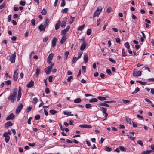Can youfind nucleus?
<instances>
[{"mask_svg":"<svg viewBox=\"0 0 154 154\" xmlns=\"http://www.w3.org/2000/svg\"><path fill=\"white\" fill-rule=\"evenodd\" d=\"M18 90L17 88H14L13 90V93L8 97V99L11 102L13 103L16 100Z\"/></svg>","mask_w":154,"mask_h":154,"instance_id":"nucleus-1","label":"nucleus"},{"mask_svg":"<svg viewBox=\"0 0 154 154\" xmlns=\"http://www.w3.org/2000/svg\"><path fill=\"white\" fill-rule=\"evenodd\" d=\"M102 8L101 6H99L97 7V10L94 12L93 15V17L94 18L96 17H98L99 16V14L100 13L102 10Z\"/></svg>","mask_w":154,"mask_h":154,"instance_id":"nucleus-2","label":"nucleus"},{"mask_svg":"<svg viewBox=\"0 0 154 154\" xmlns=\"http://www.w3.org/2000/svg\"><path fill=\"white\" fill-rule=\"evenodd\" d=\"M133 74L134 76L138 77L141 75V72L140 71H137L136 69H134L133 70Z\"/></svg>","mask_w":154,"mask_h":154,"instance_id":"nucleus-3","label":"nucleus"},{"mask_svg":"<svg viewBox=\"0 0 154 154\" xmlns=\"http://www.w3.org/2000/svg\"><path fill=\"white\" fill-rule=\"evenodd\" d=\"M18 69H17L14 72V73L13 79L14 80L16 81L18 79Z\"/></svg>","mask_w":154,"mask_h":154,"instance_id":"nucleus-4","label":"nucleus"},{"mask_svg":"<svg viewBox=\"0 0 154 154\" xmlns=\"http://www.w3.org/2000/svg\"><path fill=\"white\" fill-rule=\"evenodd\" d=\"M23 107V105L22 103H21L17 107L15 111L16 113L17 114H18L20 111Z\"/></svg>","mask_w":154,"mask_h":154,"instance_id":"nucleus-5","label":"nucleus"},{"mask_svg":"<svg viewBox=\"0 0 154 154\" xmlns=\"http://www.w3.org/2000/svg\"><path fill=\"white\" fill-rule=\"evenodd\" d=\"M70 28V26H68L65 29H64L63 30L61 31V35H65L67 32H68Z\"/></svg>","mask_w":154,"mask_h":154,"instance_id":"nucleus-6","label":"nucleus"},{"mask_svg":"<svg viewBox=\"0 0 154 154\" xmlns=\"http://www.w3.org/2000/svg\"><path fill=\"white\" fill-rule=\"evenodd\" d=\"M16 57L15 53L14 52L13 54L11 55L10 58V60L11 63H14L15 61Z\"/></svg>","mask_w":154,"mask_h":154,"instance_id":"nucleus-7","label":"nucleus"},{"mask_svg":"<svg viewBox=\"0 0 154 154\" xmlns=\"http://www.w3.org/2000/svg\"><path fill=\"white\" fill-rule=\"evenodd\" d=\"M52 69V67L51 66H48L45 69V71L46 74H49Z\"/></svg>","mask_w":154,"mask_h":154,"instance_id":"nucleus-8","label":"nucleus"},{"mask_svg":"<svg viewBox=\"0 0 154 154\" xmlns=\"http://www.w3.org/2000/svg\"><path fill=\"white\" fill-rule=\"evenodd\" d=\"M67 19L66 17H65L64 18L63 20L62 21L61 23V27H62L64 28L65 27Z\"/></svg>","mask_w":154,"mask_h":154,"instance_id":"nucleus-9","label":"nucleus"},{"mask_svg":"<svg viewBox=\"0 0 154 154\" xmlns=\"http://www.w3.org/2000/svg\"><path fill=\"white\" fill-rule=\"evenodd\" d=\"M15 117L13 113L10 114L6 118V120L8 121L13 119Z\"/></svg>","mask_w":154,"mask_h":154,"instance_id":"nucleus-10","label":"nucleus"},{"mask_svg":"<svg viewBox=\"0 0 154 154\" xmlns=\"http://www.w3.org/2000/svg\"><path fill=\"white\" fill-rule=\"evenodd\" d=\"M79 127L81 128H91L92 127L91 125L87 124L81 125H79Z\"/></svg>","mask_w":154,"mask_h":154,"instance_id":"nucleus-11","label":"nucleus"},{"mask_svg":"<svg viewBox=\"0 0 154 154\" xmlns=\"http://www.w3.org/2000/svg\"><path fill=\"white\" fill-rule=\"evenodd\" d=\"M34 84L33 81L32 80L27 85L26 87L29 88H31L34 86Z\"/></svg>","mask_w":154,"mask_h":154,"instance_id":"nucleus-12","label":"nucleus"},{"mask_svg":"<svg viewBox=\"0 0 154 154\" xmlns=\"http://www.w3.org/2000/svg\"><path fill=\"white\" fill-rule=\"evenodd\" d=\"M61 23V21L60 20H58L56 24L55 29L56 30H57L60 28Z\"/></svg>","mask_w":154,"mask_h":154,"instance_id":"nucleus-13","label":"nucleus"},{"mask_svg":"<svg viewBox=\"0 0 154 154\" xmlns=\"http://www.w3.org/2000/svg\"><path fill=\"white\" fill-rule=\"evenodd\" d=\"M57 41V39L56 38H54L52 40V46L54 48V47L56 45V42Z\"/></svg>","mask_w":154,"mask_h":154,"instance_id":"nucleus-14","label":"nucleus"},{"mask_svg":"<svg viewBox=\"0 0 154 154\" xmlns=\"http://www.w3.org/2000/svg\"><path fill=\"white\" fill-rule=\"evenodd\" d=\"M53 56L54 54L53 53H51L50 54L47 58V61H49V62H50V61H51L53 58Z\"/></svg>","mask_w":154,"mask_h":154,"instance_id":"nucleus-15","label":"nucleus"},{"mask_svg":"<svg viewBox=\"0 0 154 154\" xmlns=\"http://www.w3.org/2000/svg\"><path fill=\"white\" fill-rule=\"evenodd\" d=\"M49 20L48 18H47L45 20L44 25L45 27H47L48 25V23L49 22Z\"/></svg>","mask_w":154,"mask_h":154,"instance_id":"nucleus-16","label":"nucleus"},{"mask_svg":"<svg viewBox=\"0 0 154 154\" xmlns=\"http://www.w3.org/2000/svg\"><path fill=\"white\" fill-rule=\"evenodd\" d=\"M106 102H105V101L103 103H99V105L101 106H105L106 107H109V105L106 103Z\"/></svg>","mask_w":154,"mask_h":154,"instance_id":"nucleus-17","label":"nucleus"},{"mask_svg":"<svg viewBox=\"0 0 154 154\" xmlns=\"http://www.w3.org/2000/svg\"><path fill=\"white\" fill-rule=\"evenodd\" d=\"M45 28L46 27L42 24H40L38 27V29L41 31H44Z\"/></svg>","mask_w":154,"mask_h":154,"instance_id":"nucleus-18","label":"nucleus"},{"mask_svg":"<svg viewBox=\"0 0 154 154\" xmlns=\"http://www.w3.org/2000/svg\"><path fill=\"white\" fill-rule=\"evenodd\" d=\"M63 114L64 115H66L68 116H73V115L72 114H71V112H69L67 111H63Z\"/></svg>","mask_w":154,"mask_h":154,"instance_id":"nucleus-19","label":"nucleus"},{"mask_svg":"<svg viewBox=\"0 0 154 154\" xmlns=\"http://www.w3.org/2000/svg\"><path fill=\"white\" fill-rule=\"evenodd\" d=\"M99 107L101 109L100 110L102 111L103 114L106 112L107 109L106 108H105L102 106H99Z\"/></svg>","mask_w":154,"mask_h":154,"instance_id":"nucleus-20","label":"nucleus"},{"mask_svg":"<svg viewBox=\"0 0 154 154\" xmlns=\"http://www.w3.org/2000/svg\"><path fill=\"white\" fill-rule=\"evenodd\" d=\"M12 125V123L10 121H8L5 124V127H8L11 126Z\"/></svg>","mask_w":154,"mask_h":154,"instance_id":"nucleus-21","label":"nucleus"},{"mask_svg":"<svg viewBox=\"0 0 154 154\" xmlns=\"http://www.w3.org/2000/svg\"><path fill=\"white\" fill-rule=\"evenodd\" d=\"M86 44L85 42L84 43H83V44H82L81 45L80 49L81 51L83 50L86 48Z\"/></svg>","mask_w":154,"mask_h":154,"instance_id":"nucleus-22","label":"nucleus"},{"mask_svg":"<svg viewBox=\"0 0 154 154\" xmlns=\"http://www.w3.org/2000/svg\"><path fill=\"white\" fill-rule=\"evenodd\" d=\"M66 39V36H63L60 41V43L61 44H63L64 43Z\"/></svg>","mask_w":154,"mask_h":154,"instance_id":"nucleus-23","label":"nucleus"},{"mask_svg":"<svg viewBox=\"0 0 154 154\" xmlns=\"http://www.w3.org/2000/svg\"><path fill=\"white\" fill-rule=\"evenodd\" d=\"M152 152V150H146L143 152L141 154H150Z\"/></svg>","mask_w":154,"mask_h":154,"instance_id":"nucleus-24","label":"nucleus"},{"mask_svg":"<svg viewBox=\"0 0 154 154\" xmlns=\"http://www.w3.org/2000/svg\"><path fill=\"white\" fill-rule=\"evenodd\" d=\"M85 26V24H84L81 26L79 27L77 29V30L78 31H82Z\"/></svg>","mask_w":154,"mask_h":154,"instance_id":"nucleus-25","label":"nucleus"},{"mask_svg":"<svg viewBox=\"0 0 154 154\" xmlns=\"http://www.w3.org/2000/svg\"><path fill=\"white\" fill-rule=\"evenodd\" d=\"M84 59L85 63H86L88 61V56L87 54H85L84 56Z\"/></svg>","mask_w":154,"mask_h":154,"instance_id":"nucleus-26","label":"nucleus"},{"mask_svg":"<svg viewBox=\"0 0 154 154\" xmlns=\"http://www.w3.org/2000/svg\"><path fill=\"white\" fill-rule=\"evenodd\" d=\"M98 101V100L96 98H93L91 99H90L89 100V102L90 103H92L93 102H97Z\"/></svg>","mask_w":154,"mask_h":154,"instance_id":"nucleus-27","label":"nucleus"},{"mask_svg":"<svg viewBox=\"0 0 154 154\" xmlns=\"http://www.w3.org/2000/svg\"><path fill=\"white\" fill-rule=\"evenodd\" d=\"M97 98L101 101L105 100H106V97L101 96H98L97 97Z\"/></svg>","mask_w":154,"mask_h":154,"instance_id":"nucleus-28","label":"nucleus"},{"mask_svg":"<svg viewBox=\"0 0 154 154\" xmlns=\"http://www.w3.org/2000/svg\"><path fill=\"white\" fill-rule=\"evenodd\" d=\"M82 101L81 99L80 98H77L74 100V102L76 103H79Z\"/></svg>","mask_w":154,"mask_h":154,"instance_id":"nucleus-29","label":"nucleus"},{"mask_svg":"<svg viewBox=\"0 0 154 154\" xmlns=\"http://www.w3.org/2000/svg\"><path fill=\"white\" fill-rule=\"evenodd\" d=\"M125 119L127 123H129L130 124H131V119L126 116Z\"/></svg>","mask_w":154,"mask_h":154,"instance_id":"nucleus-30","label":"nucleus"},{"mask_svg":"<svg viewBox=\"0 0 154 154\" xmlns=\"http://www.w3.org/2000/svg\"><path fill=\"white\" fill-rule=\"evenodd\" d=\"M69 54V51H66L65 52V53H64V56H65L64 59L65 60H66L67 59V57H68V55Z\"/></svg>","mask_w":154,"mask_h":154,"instance_id":"nucleus-31","label":"nucleus"},{"mask_svg":"<svg viewBox=\"0 0 154 154\" xmlns=\"http://www.w3.org/2000/svg\"><path fill=\"white\" fill-rule=\"evenodd\" d=\"M122 55L123 57H125L127 56V54L126 52L125 51V50L124 49H123L122 50Z\"/></svg>","mask_w":154,"mask_h":154,"instance_id":"nucleus-32","label":"nucleus"},{"mask_svg":"<svg viewBox=\"0 0 154 154\" xmlns=\"http://www.w3.org/2000/svg\"><path fill=\"white\" fill-rule=\"evenodd\" d=\"M49 112L52 115H54L57 113V111L55 110L51 109L49 111Z\"/></svg>","mask_w":154,"mask_h":154,"instance_id":"nucleus-33","label":"nucleus"},{"mask_svg":"<svg viewBox=\"0 0 154 154\" xmlns=\"http://www.w3.org/2000/svg\"><path fill=\"white\" fill-rule=\"evenodd\" d=\"M40 71V70L38 68H37L36 69L35 72V74L37 76H38V75L39 74Z\"/></svg>","mask_w":154,"mask_h":154,"instance_id":"nucleus-34","label":"nucleus"},{"mask_svg":"<svg viewBox=\"0 0 154 154\" xmlns=\"http://www.w3.org/2000/svg\"><path fill=\"white\" fill-rule=\"evenodd\" d=\"M87 1H86V0H84V4H83L82 5V7H83V10L84 9L85 6L87 4Z\"/></svg>","mask_w":154,"mask_h":154,"instance_id":"nucleus-35","label":"nucleus"},{"mask_svg":"<svg viewBox=\"0 0 154 154\" xmlns=\"http://www.w3.org/2000/svg\"><path fill=\"white\" fill-rule=\"evenodd\" d=\"M41 13L42 15H45L47 13V11L45 8H43L41 12Z\"/></svg>","mask_w":154,"mask_h":154,"instance_id":"nucleus-36","label":"nucleus"},{"mask_svg":"<svg viewBox=\"0 0 154 154\" xmlns=\"http://www.w3.org/2000/svg\"><path fill=\"white\" fill-rule=\"evenodd\" d=\"M78 59L77 58V57H73V59L72 60V64L74 63H75V62L76 61H77Z\"/></svg>","mask_w":154,"mask_h":154,"instance_id":"nucleus-37","label":"nucleus"},{"mask_svg":"<svg viewBox=\"0 0 154 154\" xmlns=\"http://www.w3.org/2000/svg\"><path fill=\"white\" fill-rule=\"evenodd\" d=\"M125 46L128 49H130V45L129 43L128 42H127L126 43H125L124 44Z\"/></svg>","mask_w":154,"mask_h":154,"instance_id":"nucleus-38","label":"nucleus"},{"mask_svg":"<svg viewBox=\"0 0 154 154\" xmlns=\"http://www.w3.org/2000/svg\"><path fill=\"white\" fill-rule=\"evenodd\" d=\"M85 107L87 109H89L92 107V105L90 103L86 104H85Z\"/></svg>","mask_w":154,"mask_h":154,"instance_id":"nucleus-39","label":"nucleus"},{"mask_svg":"<svg viewBox=\"0 0 154 154\" xmlns=\"http://www.w3.org/2000/svg\"><path fill=\"white\" fill-rule=\"evenodd\" d=\"M68 9L67 8H65L64 9H63L61 11V12L62 13H67L68 11Z\"/></svg>","mask_w":154,"mask_h":154,"instance_id":"nucleus-40","label":"nucleus"},{"mask_svg":"<svg viewBox=\"0 0 154 154\" xmlns=\"http://www.w3.org/2000/svg\"><path fill=\"white\" fill-rule=\"evenodd\" d=\"M6 6V2H4L3 3L0 5V9L4 8Z\"/></svg>","mask_w":154,"mask_h":154,"instance_id":"nucleus-41","label":"nucleus"},{"mask_svg":"<svg viewBox=\"0 0 154 154\" xmlns=\"http://www.w3.org/2000/svg\"><path fill=\"white\" fill-rule=\"evenodd\" d=\"M66 4L65 0H62V2L60 4V6L62 7H64Z\"/></svg>","mask_w":154,"mask_h":154,"instance_id":"nucleus-42","label":"nucleus"},{"mask_svg":"<svg viewBox=\"0 0 154 154\" xmlns=\"http://www.w3.org/2000/svg\"><path fill=\"white\" fill-rule=\"evenodd\" d=\"M105 150L107 151L110 152L112 150V149L111 148L106 146L105 148Z\"/></svg>","mask_w":154,"mask_h":154,"instance_id":"nucleus-43","label":"nucleus"},{"mask_svg":"<svg viewBox=\"0 0 154 154\" xmlns=\"http://www.w3.org/2000/svg\"><path fill=\"white\" fill-rule=\"evenodd\" d=\"M91 32V30L90 29H88L87 31V34L88 35H90Z\"/></svg>","mask_w":154,"mask_h":154,"instance_id":"nucleus-44","label":"nucleus"},{"mask_svg":"<svg viewBox=\"0 0 154 154\" xmlns=\"http://www.w3.org/2000/svg\"><path fill=\"white\" fill-rule=\"evenodd\" d=\"M70 19L71 20L69 22V23L70 24H72L74 20L75 19L74 17H72V16H71L70 17Z\"/></svg>","mask_w":154,"mask_h":154,"instance_id":"nucleus-45","label":"nucleus"},{"mask_svg":"<svg viewBox=\"0 0 154 154\" xmlns=\"http://www.w3.org/2000/svg\"><path fill=\"white\" fill-rule=\"evenodd\" d=\"M136 82L137 83H140L142 85H145L146 84V82H141L140 81H137Z\"/></svg>","mask_w":154,"mask_h":154,"instance_id":"nucleus-46","label":"nucleus"},{"mask_svg":"<svg viewBox=\"0 0 154 154\" xmlns=\"http://www.w3.org/2000/svg\"><path fill=\"white\" fill-rule=\"evenodd\" d=\"M20 3L21 5L24 6L25 5L26 2L25 1H21L20 2Z\"/></svg>","mask_w":154,"mask_h":154,"instance_id":"nucleus-47","label":"nucleus"},{"mask_svg":"<svg viewBox=\"0 0 154 154\" xmlns=\"http://www.w3.org/2000/svg\"><path fill=\"white\" fill-rule=\"evenodd\" d=\"M127 136L128 138L133 140H134L135 138L134 137L131 136H130L129 135H127Z\"/></svg>","mask_w":154,"mask_h":154,"instance_id":"nucleus-48","label":"nucleus"},{"mask_svg":"<svg viewBox=\"0 0 154 154\" xmlns=\"http://www.w3.org/2000/svg\"><path fill=\"white\" fill-rule=\"evenodd\" d=\"M40 116L39 115H37L35 117V119L36 120H38L40 119Z\"/></svg>","mask_w":154,"mask_h":154,"instance_id":"nucleus-49","label":"nucleus"},{"mask_svg":"<svg viewBox=\"0 0 154 154\" xmlns=\"http://www.w3.org/2000/svg\"><path fill=\"white\" fill-rule=\"evenodd\" d=\"M5 83L7 85H11V80H8L5 82Z\"/></svg>","mask_w":154,"mask_h":154,"instance_id":"nucleus-50","label":"nucleus"},{"mask_svg":"<svg viewBox=\"0 0 154 154\" xmlns=\"http://www.w3.org/2000/svg\"><path fill=\"white\" fill-rule=\"evenodd\" d=\"M119 148L121 150H122L123 151H126L125 148L123 146H120L119 147Z\"/></svg>","mask_w":154,"mask_h":154,"instance_id":"nucleus-51","label":"nucleus"},{"mask_svg":"<svg viewBox=\"0 0 154 154\" xmlns=\"http://www.w3.org/2000/svg\"><path fill=\"white\" fill-rule=\"evenodd\" d=\"M37 101H38L37 98L36 97H35L33 99V100L32 102L33 103H36L37 102Z\"/></svg>","mask_w":154,"mask_h":154,"instance_id":"nucleus-52","label":"nucleus"},{"mask_svg":"<svg viewBox=\"0 0 154 154\" xmlns=\"http://www.w3.org/2000/svg\"><path fill=\"white\" fill-rule=\"evenodd\" d=\"M101 21V19L100 18H99L97 20V26H99L100 24V22Z\"/></svg>","mask_w":154,"mask_h":154,"instance_id":"nucleus-53","label":"nucleus"},{"mask_svg":"<svg viewBox=\"0 0 154 154\" xmlns=\"http://www.w3.org/2000/svg\"><path fill=\"white\" fill-rule=\"evenodd\" d=\"M112 10V8L110 7H109L107 10L106 12L108 13H110Z\"/></svg>","mask_w":154,"mask_h":154,"instance_id":"nucleus-54","label":"nucleus"},{"mask_svg":"<svg viewBox=\"0 0 154 154\" xmlns=\"http://www.w3.org/2000/svg\"><path fill=\"white\" fill-rule=\"evenodd\" d=\"M5 137V141L6 143H8L9 142V140L10 139V136L6 137Z\"/></svg>","mask_w":154,"mask_h":154,"instance_id":"nucleus-55","label":"nucleus"},{"mask_svg":"<svg viewBox=\"0 0 154 154\" xmlns=\"http://www.w3.org/2000/svg\"><path fill=\"white\" fill-rule=\"evenodd\" d=\"M47 62L50 65L49 66H51V67L53 68V66L54 65V63L52 62H51V61H50V62H49V61H48Z\"/></svg>","mask_w":154,"mask_h":154,"instance_id":"nucleus-56","label":"nucleus"},{"mask_svg":"<svg viewBox=\"0 0 154 154\" xmlns=\"http://www.w3.org/2000/svg\"><path fill=\"white\" fill-rule=\"evenodd\" d=\"M82 71L83 73H85L86 72V67L85 66H82Z\"/></svg>","mask_w":154,"mask_h":154,"instance_id":"nucleus-57","label":"nucleus"},{"mask_svg":"<svg viewBox=\"0 0 154 154\" xmlns=\"http://www.w3.org/2000/svg\"><path fill=\"white\" fill-rule=\"evenodd\" d=\"M11 15H10L8 16V21L9 22H10L11 21Z\"/></svg>","mask_w":154,"mask_h":154,"instance_id":"nucleus-58","label":"nucleus"},{"mask_svg":"<svg viewBox=\"0 0 154 154\" xmlns=\"http://www.w3.org/2000/svg\"><path fill=\"white\" fill-rule=\"evenodd\" d=\"M3 136L5 137H6L9 136L8 135V132H6L4 133V134H3Z\"/></svg>","mask_w":154,"mask_h":154,"instance_id":"nucleus-59","label":"nucleus"},{"mask_svg":"<svg viewBox=\"0 0 154 154\" xmlns=\"http://www.w3.org/2000/svg\"><path fill=\"white\" fill-rule=\"evenodd\" d=\"M145 100H146V102H147L149 104H152V102L149 100L147 98H145Z\"/></svg>","mask_w":154,"mask_h":154,"instance_id":"nucleus-60","label":"nucleus"},{"mask_svg":"<svg viewBox=\"0 0 154 154\" xmlns=\"http://www.w3.org/2000/svg\"><path fill=\"white\" fill-rule=\"evenodd\" d=\"M45 92L47 94H49L50 92L49 89L48 88H46L45 89Z\"/></svg>","mask_w":154,"mask_h":154,"instance_id":"nucleus-61","label":"nucleus"},{"mask_svg":"<svg viewBox=\"0 0 154 154\" xmlns=\"http://www.w3.org/2000/svg\"><path fill=\"white\" fill-rule=\"evenodd\" d=\"M72 78L73 77L72 76L69 77L67 79V81L68 82H70L71 81V80L72 79Z\"/></svg>","mask_w":154,"mask_h":154,"instance_id":"nucleus-62","label":"nucleus"},{"mask_svg":"<svg viewBox=\"0 0 154 154\" xmlns=\"http://www.w3.org/2000/svg\"><path fill=\"white\" fill-rule=\"evenodd\" d=\"M31 23L33 26L35 25V20L34 19H32L31 20Z\"/></svg>","mask_w":154,"mask_h":154,"instance_id":"nucleus-63","label":"nucleus"},{"mask_svg":"<svg viewBox=\"0 0 154 154\" xmlns=\"http://www.w3.org/2000/svg\"><path fill=\"white\" fill-rule=\"evenodd\" d=\"M48 36L45 37L43 39V42H46L48 40Z\"/></svg>","mask_w":154,"mask_h":154,"instance_id":"nucleus-64","label":"nucleus"}]
</instances>
